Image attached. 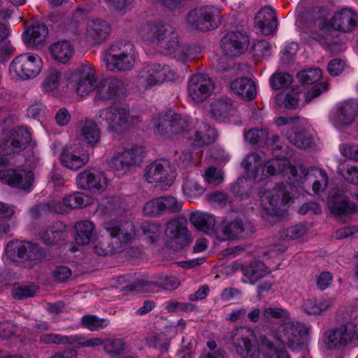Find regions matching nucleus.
<instances>
[{"mask_svg": "<svg viewBox=\"0 0 358 358\" xmlns=\"http://www.w3.org/2000/svg\"><path fill=\"white\" fill-rule=\"evenodd\" d=\"M308 333V328L301 323H283L275 333L269 335V338L261 336L257 348L253 331L241 327L234 335L232 342L236 352L243 358H258L260 353L264 358H290L286 350L277 349L271 339L294 350L303 343Z\"/></svg>", "mask_w": 358, "mask_h": 358, "instance_id": "f257e3e1", "label": "nucleus"}, {"mask_svg": "<svg viewBox=\"0 0 358 358\" xmlns=\"http://www.w3.org/2000/svg\"><path fill=\"white\" fill-rule=\"evenodd\" d=\"M157 132L162 135L167 134H179L183 135L189 133V120L177 113L159 115L157 119L153 120ZM194 136H188L194 150L213 143L216 138V131L208 124L201 122L199 129L192 131Z\"/></svg>", "mask_w": 358, "mask_h": 358, "instance_id": "f03ea898", "label": "nucleus"}, {"mask_svg": "<svg viewBox=\"0 0 358 358\" xmlns=\"http://www.w3.org/2000/svg\"><path fill=\"white\" fill-rule=\"evenodd\" d=\"M244 158L241 164L246 177L239 178L232 186L233 192L241 200L249 196V192L256 184L266 180L269 176L277 173V170L270 162L264 164L260 162L261 158Z\"/></svg>", "mask_w": 358, "mask_h": 358, "instance_id": "7ed1b4c3", "label": "nucleus"}, {"mask_svg": "<svg viewBox=\"0 0 358 358\" xmlns=\"http://www.w3.org/2000/svg\"><path fill=\"white\" fill-rule=\"evenodd\" d=\"M139 38L167 54L179 43L178 34L173 27L160 20L150 21L138 31Z\"/></svg>", "mask_w": 358, "mask_h": 358, "instance_id": "20e7f679", "label": "nucleus"}, {"mask_svg": "<svg viewBox=\"0 0 358 358\" xmlns=\"http://www.w3.org/2000/svg\"><path fill=\"white\" fill-rule=\"evenodd\" d=\"M138 60V52L134 44L126 41L111 43L104 55L106 69L114 73L131 71Z\"/></svg>", "mask_w": 358, "mask_h": 358, "instance_id": "39448f33", "label": "nucleus"}, {"mask_svg": "<svg viewBox=\"0 0 358 358\" xmlns=\"http://www.w3.org/2000/svg\"><path fill=\"white\" fill-rule=\"evenodd\" d=\"M105 228L111 238H117L120 245L114 246L106 238H99L94 245L95 253L100 256H106L112 253L120 252L122 245L127 244L135 238V228L131 222L106 223Z\"/></svg>", "mask_w": 358, "mask_h": 358, "instance_id": "423d86ee", "label": "nucleus"}, {"mask_svg": "<svg viewBox=\"0 0 358 358\" xmlns=\"http://www.w3.org/2000/svg\"><path fill=\"white\" fill-rule=\"evenodd\" d=\"M291 197L282 187L266 191L260 196L262 216L266 225L272 224L282 216Z\"/></svg>", "mask_w": 358, "mask_h": 358, "instance_id": "0eeeda50", "label": "nucleus"}, {"mask_svg": "<svg viewBox=\"0 0 358 358\" xmlns=\"http://www.w3.org/2000/svg\"><path fill=\"white\" fill-rule=\"evenodd\" d=\"M357 25L358 13L349 7H344L336 12L331 20L320 19L318 23L319 31L327 35L338 31L351 32Z\"/></svg>", "mask_w": 358, "mask_h": 358, "instance_id": "6e6552de", "label": "nucleus"}, {"mask_svg": "<svg viewBox=\"0 0 358 358\" xmlns=\"http://www.w3.org/2000/svg\"><path fill=\"white\" fill-rule=\"evenodd\" d=\"M31 141L30 130L25 127H16L4 131L0 143V157L17 155Z\"/></svg>", "mask_w": 358, "mask_h": 358, "instance_id": "1a4fd4ad", "label": "nucleus"}, {"mask_svg": "<svg viewBox=\"0 0 358 358\" xmlns=\"http://www.w3.org/2000/svg\"><path fill=\"white\" fill-rule=\"evenodd\" d=\"M287 170L291 174V177L289 178V187L290 189L292 186L294 187L299 186L306 180L313 181V190L315 193L324 190L327 185V176L320 168L313 167L306 171L305 168L301 165L294 167L289 166L287 169H282V171Z\"/></svg>", "mask_w": 358, "mask_h": 358, "instance_id": "9d476101", "label": "nucleus"}, {"mask_svg": "<svg viewBox=\"0 0 358 358\" xmlns=\"http://www.w3.org/2000/svg\"><path fill=\"white\" fill-rule=\"evenodd\" d=\"M174 74V72L167 65L149 64L138 71L136 85L138 90H145L173 79Z\"/></svg>", "mask_w": 358, "mask_h": 358, "instance_id": "9b49d317", "label": "nucleus"}, {"mask_svg": "<svg viewBox=\"0 0 358 358\" xmlns=\"http://www.w3.org/2000/svg\"><path fill=\"white\" fill-rule=\"evenodd\" d=\"M43 61L36 54L28 52L15 57L9 66L11 76L22 80L36 77L43 69Z\"/></svg>", "mask_w": 358, "mask_h": 358, "instance_id": "f8f14e48", "label": "nucleus"}, {"mask_svg": "<svg viewBox=\"0 0 358 358\" xmlns=\"http://www.w3.org/2000/svg\"><path fill=\"white\" fill-rule=\"evenodd\" d=\"M69 80L80 96H87L98 83L96 71L90 63H83L78 66L71 73Z\"/></svg>", "mask_w": 358, "mask_h": 358, "instance_id": "ddd939ff", "label": "nucleus"}, {"mask_svg": "<svg viewBox=\"0 0 358 358\" xmlns=\"http://www.w3.org/2000/svg\"><path fill=\"white\" fill-rule=\"evenodd\" d=\"M99 120L101 123L105 122L109 130L122 132L134 124L138 117H131L127 108L114 106L99 111Z\"/></svg>", "mask_w": 358, "mask_h": 358, "instance_id": "4468645a", "label": "nucleus"}, {"mask_svg": "<svg viewBox=\"0 0 358 358\" xmlns=\"http://www.w3.org/2000/svg\"><path fill=\"white\" fill-rule=\"evenodd\" d=\"M244 136L246 141L252 145L258 146L266 145L271 148L273 157H292V153L287 150L288 147L280 141L278 135L273 134L268 136L265 129H252L245 132Z\"/></svg>", "mask_w": 358, "mask_h": 358, "instance_id": "2eb2a0df", "label": "nucleus"}, {"mask_svg": "<svg viewBox=\"0 0 358 358\" xmlns=\"http://www.w3.org/2000/svg\"><path fill=\"white\" fill-rule=\"evenodd\" d=\"M112 33L110 24L101 18L88 20L85 29L80 34V40L92 45L105 43Z\"/></svg>", "mask_w": 358, "mask_h": 358, "instance_id": "dca6fc26", "label": "nucleus"}, {"mask_svg": "<svg viewBox=\"0 0 358 358\" xmlns=\"http://www.w3.org/2000/svg\"><path fill=\"white\" fill-rule=\"evenodd\" d=\"M187 20L196 29L206 31L217 27L221 18L216 8L203 6L190 10L187 15Z\"/></svg>", "mask_w": 358, "mask_h": 358, "instance_id": "f3484780", "label": "nucleus"}, {"mask_svg": "<svg viewBox=\"0 0 358 358\" xmlns=\"http://www.w3.org/2000/svg\"><path fill=\"white\" fill-rule=\"evenodd\" d=\"M176 176V169L164 160H156L150 164L144 175L148 182L159 184L162 187L170 186Z\"/></svg>", "mask_w": 358, "mask_h": 358, "instance_id": "a211bd4d", "label": "nucleus"}, {"mask_svg": "<svg viewBox=\"0 0 358 358\" xmlns=\"http://www.w3.org/2000/svg\"><path fill=\"white\" fill-rule=\"evenodd\" d=\"M0 180L10 187L30 191L34 176L32 171L24 167L0 170Z\"/></svg>", "mask_w": 358, "mask_h": 358, "instance_id": "6ab92c4d", "label": "nucleus"}, {"mask_svg": "<svg viewBox=\"0 0 358 358\" xmlns=\"http://www.w3.org/2000/svg\"><path fill=\"white\" fill-rule=\"evenodd\" d=\"M357 116L358 103L350 99L338 103L330 114L329 120L335 127L341 129L350 126Z\"/></svg>", "mask_w": 358, "mask_h": 358, "instance_id": "aec40b11", "label": "nucleus"}, {"mask_svg": "<svg viewBox=\"0 0 358 358\" xmlns=\"http://www.w3.org/2000/svg\"><path fill=\"white\" fill-rule=\"evenodd\" d=\"M213 89V80L206 74H194L189 80L188 95L194 103L206 101L212 94Z\"/></svg>", "mask_w": 358, "mask_h": 358, "instance_id": "412c9836", "label": "nucleus"}, {"mask_svg": "<svg viewBox=\"0 0 358 358\" xmlns=\"http://www.w3.org/2000/svg\"><path fill=\"white\" fill-rule=\"evenodd\" d=\"M40 255L37 246L29 242L16 241L6 245L3 259L6 262L8 261L17 262L18 259L23 258L27 260H37Z\"/></svg>", "mask_w": 358, "mask_h": 358, "instance_id": "4be33fe9", "label": "nucleus"}, {"mask_svg": "<svg viewBox=\"0 0 358 358\" xmlns=\"http://www.w3.org/2000/svg\"><path fill=\"white\" fill-rule=\"evenodd\" d=\"M166 244L170 248L178 249L188 243L187 229L183 220H172L167 223L165 230Z\"/></svg>", "mask_w": 358, "mask_h": 358, "instance_id": "5701e85b", "label": "nucleus"}, {"mask_svg": "<svg viewBox=\"0 0 358 358\" xmlns=\"http://www.w3.org/2000/svg\"><path fill=\"white\" fill-rule=\"evenodd\" d=\"M79 188L94 192H102L108 185V180L105 174L99 171L92 169L78 174L76 179Z\"/></svg>", "mask_w": 358, "mask_h": 358, "instance_id": "b1692460", "label": "nucleus"}, {"mask_svg": "<svg viewBox=\"0 0 358 358\" xmlns=\"http://www.w3.org/2000/svg\"><path fill=\"white\" fill-rule=\"evenodd\" d=\"M220 45L226 55L236 57L248 49L249 38L240 31H229L222 38Z\"/></svg>", "mask_w": 358, "mask_h": 358, "instance_id": "393cba45", "label": "nucleus"}, {"mask_svg": "<svg viewBox=\"0 0 358 358\" xmlns=\"http://www.w3.org/2000/svg\"><path fill=\"white\" fill-rule=\"evenodd\" d=\"M297 78L301 83L315 84L311 90L308 91L306 95V102H310L313 99L328 90V85L326 82L317 83L322 78V71L318 68L301 71L298 73Z\"/></svg>", "mask_w": 358, "mask_h": 358, "instance_id": "a878e982", "label": "nucleus"}, {"mask_svg": "<svg viewBox=\"0 0 358 358\" xmlns=\"http://www.w3.org/2000/svg\"><path fill=\"white\" fill-rule=\"evenodd\" d=\"M237 113V108L233 101L228 97H221L211 102L207 115L216 122H224Z\"/></svg>", "mask_w": 358, "mask_h": 358, "instance_id": "bb28decb", "label": "nucleus"}, {"mask_svg": "<svg viewBox=\"0 0 358 358\" xmlns=\"http://www.w3.org/2000/svg\"><path fill=\"white\" fill-rule=\"evenodd\" d=\"M95 99L113 100L117 97L123 90V83L116 77H108L98 81L94 88Z\"/></svg>", "mask_w": 358, "mask_h": 358, "instance_id": "cd10ccee", "label": "nucleus"}, {"mask_svg": "<svg viewBox=\"0 0 358 358\" xmlns=\"http://www.w3.org/2000/svg\"><path fill=\"white\" fill-rule=\"evenodd\" d=\"M77 335L62 336L57 334H44L41 336V341L44 343L54 344H73L77 343L78 347H96L104 344V341L100 338H92L84 341H79Z\"/></svg>", "mask_w": 358, "mask_h": 358, "instance_id": "c85d7f7f", "label": "nucleus"}, {"mask_svg": "<svg viewBox=\"0 0 358 358\" xmlns=\"http://www.w3.org/2000/svg\"><path fill=\"white\" fill-rule=\"evenodd\" d=\"M91 202L90 196L84 193L78 192L64 197L62 203L51 204V208L56 213H64L74 208L86 206Z\"/></svg>", "mask_w": 358, "mask_h": 358, "instance_id": "c756f323", "label": "nucleus"}, {"mask_svg": "<svg viewBox=\"0 0 358 358\" xmlns=\"http://www.w3.org/2000/svg\"><path fill=\"white\" fill-rule=\"evenodd\" d=\"M255 24L264 35L272 34L278 26L274 10L269 6L262 8L255 16Z\"/></svg>", "mask_w": 358, "mask_h": 358, "instance_id": "7c9ffc66", "label": "nucleus"}, {"mask_svg": "<svg viewBox=\"0 0 358 358\" xmlns=\"http://www.w3.org/2000/svg\"><path fill=\"white\" fill-rule=\"evenodd\" d=\"M327 204L331 213L336 215L352 213L358 211V206L350 203L346 196L336 193L327 199Z\"/></svg>", "mask_w": 358, "mask_h": 358, "instance_id": "2f4dec72", "label": "nucleus"}, {"mask_svg": "<svg viewBox=\"0 0 358 358\" xmlns=\"http://www.w3.org/2000/svg\"><path fill=\"white\" fill-rule=\"evenodd\" d=\"M80 136L87 145L94 147L101 141V132L98 125L92 120H85L80 124Z\"/></svg>", "mask_w": 358, "mask_h": 358, "instance_id": "473e14b6", "label": "nucleus"}, {"mask_svg": "<svg viewBox=\"0 0 358 358\" xmlns=\"http://www.w3.org/2000/svg\"><path fill=\"white\" fill-rule=\"evenodd\" d=\"M338 33L325 34L322 31L312 33L311 37L318 41L323 48L331 54H338L345 49V45L338 38Z\"/></svg>", "mask_w": 358, "mask_h": 358, "instance_id": "72a5a7b5", "label": "nucleus"}, {"mask_svg": "<svg viewBox=\"0 0 358 358\" xmlns=\"http://www.w3.org/2000/svg\"><path fill=\"white\" fill-rule=\"evenodd\" d=\"M242 271L244 281L251 284L255 283L271 272L269 267L266 266L264 263L259 261H255L250 265L244 266Z\"/></svg>", "mask_w": 358, "mask_h": 358, "instance_id": "f704fd0d", "label": "nucleus"}, {"mask_svg": "<svg viewBox=\"0 0 358 358\" xmlns=\"http://www.w3.org/2000/svg\"><path fill=\"white\" fill-rule=\"evenodd\" d=\"M230 87L235 94L244 99L252 100L256 96V85L250 79L245 78L236 79L231 82Z\"/></svg>", "mask_w": 358, "mask_h": 358, "instance_id": "c9c22d12", "label": "nucleus"}, {"mask_svg": "<svg viewBox=\"0 0 358 358\" xmlns=\"http://www.w3.org/2000/svg\"><path fill=\"white\" fill-rule=\"evenodd\" d=\"M49 50L51 56L63 64L68 62L74 52L73 46L67 41L55 42L50 45Z\"/></svg>", "mask_w": 358, "mask_h": 358, "instance_id": "e433bc0d", "label": "nucleus"}, {"mask_svg": "<svg viewBox=\"0 0 358 358\" xmlns=\"http://www.w3.org/2000/svg\"><path fill=\"white\" fill-rule=\"evenodd\" d=\"M243 231L242 224L239 221L229 222L224 220L220 231L217 232L219 240L224 241L238 238Z\"/></svg>", "mask_w": 358, "mask_h": 358, "instance_id": "4c0bfd02", "label": "nucleus"}, {"mask_svg": "<svg viewBox=\"0 0 358 358\" xmlns=\"http://www.w3.org/2000/svg\"><path fill=\"white\" fill-rule=\"evenodd\" d=\"M74 229L76 243L80 245L89 244L94 229V224L89 220H83L77 222Z\"/></svg>", "mask_w": 358, "mask_h": 358, "instance_id": "58836bf2", "label": "nucleus"}, {"mask_svg": "<svg viewBox=\"0 0 358 358\" xmlns=\"http://www.w3.org/2000/svg\"><path fill=\"white\" fill-rule=\"evenodd\" d=\"M48 35V29L45 24H35L26 31L24 41L29 45H39L45 43Z\"/></svg>", "mask_w": 358, "mask_h": 358, "instance_id": "ea45409f", "label": "nucleus"}, {"mask_svg": "<svg viewBox=\"0 0 358 358\" xmlns=\"http://www.w3.org/2000/svg\"><path fill=\"white\" fill-rule=\"evenodd\" d=\"M190 221L199 230L209 233L215 224V218L211 214L204 212H196L191 215Z\"/></svg>", "mask_w": 358, "mask_h": 358, "instance_id": "a19ab883", "label": "nucleus"}, {"mask_svg": "<svg viewBox=\"0 0 358 358\" xmlns=\"http://www.w3.org/2000/svg\"><path fill=\"white\" fill-rule=\"evenodd\" d=\"M201 49L195 45L188 44L179 45L169 55H173V57L178 61L187 62L195 59L200 53Z\"/></svg>", "mask_w": 358, "mask_h": 358, "instance_id": "79ce46f5", "label": "nucleus"}, {"mask_svg": "<svg viewBox=\"0 0 358 358\" xmlns=\"http://www.w3.org/2000/svg\"><path fill=\"white\" fill-rule=\"evenodd\" d=\"M338 329L344 346L358 345V330L355 322H347Z\"/></svg>", "mask_w": 358, "mask_h": 358, "instance_id": "37998d69", "label": "nucleus"}, {"mask_svg": "<svg viewBox=\"0 0 358 358\" xmlns=\"http://www.w3.org/2000/svg\"><path fill=\"white\" fill-rule=\"evenodd\" d=\"M331 306L329 299H308L304 301L303 308L309 315H319Z\"/></svg>", "mask_w": 358, "mask_h": 358, "instance_id": "c03bdc74", "label": "nucleus"}, {"mask_svg": "<svg viewBox=\"0 0 358 358\" xmlns=\"http://www.w3.org/2000/svg\"><path fill=\"white\" fill-rule=\"evenodd\" d=\"M10 34V27L5 23L0 22V61L8 59L15 50V48L10 42L2 43Z\"/></svg>", "mask_w": 358, "mask_h": 358, "instance_id": "a18cd8bd", "label": "nucleus"}, {"mask_svg": "<svg viewBox=\"0 0 358 358\" xmlns=\"http://www.w3.org/2000/svg\"><path fill=\"white\" fill-rule=\"evenodd\" d=\"M62 74L59 70L55 68L49 69L42 83L43 90L50 92L58 89L62 82Z\"/></svg>", "mask_w": 358, "mask_h": 358, "instance_id": "49530a36", "label": "nucleus"}, {"mask_svg": "<svg viewBox=\"0 0 358 358\" xmlns=\"http://www.w3.org/2000/svg\"><path fill=\"white\" fill-rule=\"evenodd\" d=\"M287 136L291 143L300 149L309 148L313 142L311 134L306 130L290 131Z\"/></svg>", "mask_w": 358, "mask_h": 358, "instance_id": "de8ad7c7", "label": "nucleus"}, {"mask_svg": "<svg viewBox=\"0 0 358 358\" xmlns=\"http://www.w3.org/2000/svg\"><path fill=\"white\" fill-rule=\"evenodd\" d=\"M145 154L143 146L135 144L120 145L115 148L114 157H141Z\"/></svg>", "mask_w": 358, "mask_h": 358, "instance_id": "09e8293b", "label": "nucleus"}, {"mask_svg": "<svg viewBox=\"0 0 358 358\" xmlns=\"http://www.w3.org/2000/svg\"><path fill=\"white\" fill-rule=\"evenodd\" d=\"M81 321L83 326L90 331H98L109 324L108 320L99 318L94 315H85L82 317Z\"/></svg>", "mask_w": 358, "mask_h": 358, "instance_id": "8fccbe9b", "label": "nucleus"}, {"mask_svg": "<svg viewBox=\"0 0 358 358\" xmlns=\"http://www.w3.org/2000/svg\"><path fill=\"white\" fill-rule=\"evenodd\" d=\"M182 189L184 194L189 199L196 198L204 192V189L192 178H187L184 181Z\"/></svg>", "mask_w": 358, "mask_h": 358, "instance_id": "3c124183", "label": "nucleus"}, {"mask_svg": "<svg viewBox=\"0 0 358 358\" xmlns=\"http://www.w3.org/2000/svg\"><path fill=\"white\" fill-rule=\"evenodd\" d=\"M103 348L106 352L111 355H118L127 349L124 341L120 338L107 339L104 342Z\"/></svg>", "mask_w": 358, "mask_h": 358, "instance_id": "603ef678", "label": "nucleus"}, {"mask_svg": "<svg viewBox=\"0 0 358 358\" xmlns=\"http://www.w3.org/2000/svg\"><path fill=\"white\" fill-rule=\"evenodd\" d=\"M338 329L327 331L324 334V343L329 349H338L343 347Z\"/></svg>", "mask_w": 358, "mask_h": 358, "instance_id": "864d4df0", "label": "nucleus"}, {"mask_svg": "<svg viewBox=\"0 0 358 358\" xmlns=\"http://www.w3.org/2000/svg\"><path fill=\"white\" fill-rule=\"evenodd\" d=\"M204 180L213 185H219L224 181V173L220 166H209L203 174Z\"/></svg>", "mask_w": 358, "mask_h": 358, "instance_id": "5fc2aeb1", "label": "nucleus"}, {"mask_svg": "<svg viewBox=\"0 0 358 358\" xmlns=\"http://www.w3.org/2000/svg\"><path fill=\"white\" fill-rule=\"evenodd\" d=\"M159 199L162 213H175L182 207L181 202L172 196H160Z\"/></svg>", "mask_w": 358, "mask_h": 358, "instance_id": "6e6d98bb", "label": "nucleus"}, {"mask_svg": "<svg viewBox=\"0 0 358 358\" xmlns=\"http://www.w3.org/2000/svg\"><path fill=\"white\" fill-rule=\"evenodd\" d=\"M345 162L340 163L338 167L341 174L350 183L358 185V169L355 167H348ZM358 197V194L356 195Z\"/></svg>", "mask_w": 358, "mask_h": 358, "instance_id": "4d7b16f0", "label": "nucleus"}, {"mask_svg": "<svg viewBox=\"0 0 358 358\" xmlns=\"http://www.w3.org/2000/svg\"><path fill=\"white\" fill-rule=\"evenodd\" d=\"M292 77L288 73H277L270 78V85L274 90H280L287 87L292 83Z\"/></svg>", "mask_w": 358, "mask_h": 358, "instance_id": "13d9d810", "label": "nucleus"}, {"mask_svg": "<svg viewBox=\"0 0 358 358\" xmlns=\"http://www.w3.org/2000/svg\"><path fill=\"white\" fill-rule=\"evenodd\" d=\"M263 317L266 320L280 319L287 320L289 317L288 311L281 307H268L263 310Z\"/></svg>", "mask_w": 358, "mask_h": 358, "instance_id": "bf43d9fd", "label": "nucleus"}, {"mask_svg": "<svg viewBox=\"0 0 358 358\" xmlns=\"http://www.w3.org/2000/svg\"><path fill=\"white\" fill-rule=\"evenodd\" d=\"M308 232L306 225L300 224L290 227L286 229L282 236L286 240H294L303 237Z\"/></svg>", "mask_w": 358, "mask_h": 358, "instance_id": "052dcab7", "label": "nucleus"}, {"mask_svg": "<svg viewBox=\"0 0 358 358\" xmlns=\"http://www.w3.org/2000/svg\"><path fill=\"white\" fill-rule=\"evenodd\" d=\"M286 247L282 245H275L270 246L265 256L268 259H271L273 262V268H278L282 260V253L285 251Z\"/></svg>", "mask_w": 358, "mask_h": 358, "instance_id": "680f3d73", "label": "nucleus"}, {"mask_svg": "<svg viewBox=\"0 0 358 358\" xmlns=\"http://www.w3.org/2000/svg\"><path fill=\"white\" fill-rule=\"evenodd\" d=\"M271 46L264 40L259 41L253 45L252 51L254 56L258 59L266 58L270 56Z\"/></svg>", "mask_w": 358, "mask_h": 358, "instance_id": "e2e57ef3", "label": "nucleus"}, {"mask_svg": "<svg viewBox=\"0 0 358 358\" xmlns=\"http://www.w3.org/2000/svg\"><path fill=\"white\" fill-rule=\"evenodd\" d=\"M159 197L155 198L146 202L144 205L143 213L145 216L155 217L162 213Z\"/></svg>", "mask_w": 358, "mask_h": 358, "instance_id": "0e129e2a", "label": "nucleus"}, {"mask_svg": "<svg viewBox=\"0 0 358 358\" xmlns=\"http://www.w3.org/2000/svg\"><path fill=\"white\" fill-rule=\"evenodd\" d=\"M63 166L71 171H77L88 162V158H59Z\"/></svg>", "mask_w": 358, "mask_h": 358, "instance_id": "69168bd1", "label": "nucleus"}, {"mask_svg": "<svg viewBox=\"0 0 358 358\" xmlns=\"http://www.w3.org/2000/svg\"><path fill=\"white\" fill-rule=\"evenodd\" d=\"M143 234L150 241L151 243L155 242L159 238V227L154 223H144L141 227Z\"/></svg>", "mask_w": 358, "mask_h": 358, "instance_id": "338daca9", "label": "nucleus"}, {"mask_svg": "<svg viewBox=\"0 0 358 358\" xmlns=\"http://www.w3.org/2000/svg\"><path fill=\"white\" fill-rule=\"evenodd\" d=\"M35 293L34 289L29 286L18 285L14 287L12 295L14 298L20 299L22 298H27L32 296Z\"/></svg>", "mask_w": 358, "mask_h": 358, "instance_id": "774afa93", "label": "nucleus"}]
</instances>
